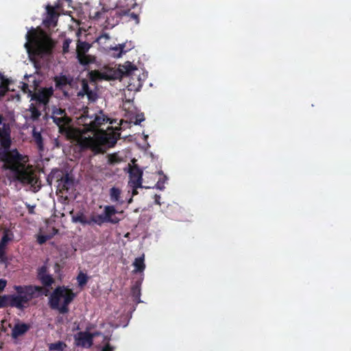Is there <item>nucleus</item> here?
<instances>
[{
  "instance_id": "nucleus-32",
  "label": "nucleus",
  "mask_w": 351,
  "mask_h": 351,
  "mask_svg": "<svg viewBox=\"0 0 351 351\" xmlns=\"http://www.w3.org/2000/svg\"><path fill=\"white\" fill-rule=\"evenodd\" d=\"M10 306V299L8 295L0 296V308Z\"/></svg>"
},
{
  "instance_id": "nucleus-25",
  "label": "nucleus",
  "mask_w": 351,
  "mask_h": 351,
  "mask_svg": "<svg viewBox=\"0 0 351 351\" xmlns=\"http://www.w3.org/2000/svg\"><path fill=\"white\" fill-rule=\"evenodd\" d=\"M90 221H91V224L95 223L99 226L106 222L104 213L101 215H92Z\"/></svg>"
},
{
  "instance_id": "nucleus-23",
  "label": "nucleus",
  "mask_w": 351,
  "mask_h": 351,
  "mask_svg": "<svg viewBox=\"0 0 351 351\" xmlns=\"http://www.w3.org/2000/svg\"><path fill=\"white\" fill-rule=\"evenodd\" d=\"M110 41V37L108 34H104L101 35L97 39V42L98 44L104 49L106 50L109 48L110 45H108V43Z\"/></svg>"
},
{
  "instance_id": "nucleus-46",
  "label": "nucleus",
  "mask_w": 351,
  "mask_h": 351,
  "mask_svg": "<svg viewBox=\"0 0 351 351\" xmlns=\"http://www.w3.org/2000/svg\"><path fill=\"white\" fill-rule=\"evenodd\" d=\"M128 233L125 234V237H128Z\"/></svg>"
},
{
  "instance_id": "nucleus-4",
  "label": "nucleus",
  "mask_w": 351,
  "mask_h": 351,
  "mask_svg": "<svg viewBox=\"0 0 351 351\" xmlns=\"http://www.w3.org/2000/svg\"><path fill=\"white\" fill-rule=\"evenodd\" d=\"M24 46L32 61L36 57L48 56L54 45L53 40L41 29L32 27L25 36Z\"/></svg>"
},
{
  "instance_id": "nucleus-40",
  "label": "nucleus",
  "mask_w": 351,
  "mask_h": 351,
  "mask_svg": "<svg viewBox=\"0 0 351 351\" xmlns=\"http://www.w3.org/2000/svg\"><path fill=\"white\" fill-rule=\"evenodd\" d=\"M101 351H112V348L108 345L104 346Z\"/></svg>"
},
{
  "instance_id": "nucleus-37",
  "label": "nucleus",
  "mask_w": 351,
  "mask_h": 351,
  "mask_svg": "<svg viewBox=\"0 0 351 351\" xmlns=\"http://www.w3.org/2000/svg\"><path fill=\"white\" fill-rule=\"evenodd\" d=\"M130 16L132 19L136 21V23H138V17L136 14L132 13L130 14Z\"/></svg>"
},
{
  "instance_id": "nucleus-45",
  "label": "nucleus",
  "mask_w": 351,
  "mask_h": 351,
  "mask_svg": "<svg viewBox=\"0 0 351 351\" xmlns=\"http://www.w3.org/2000/svg\"><path fill=\"white\" fill-rule=\"evenodd\" d=\"M112 158H113V156H111V158H110L111 162H114V160H112Z\"/></svg>"
},
{
  "instance_id": "nucleus-20",
  "label": "nucleus",
  "mask_w": 351,
  "mask_h": 351,
  "mask_svg": "<svg viewBox=\"0 0 351 351\" xmlns=\"http://www.w3.org/2000/svg\"><path fill=\"white\" fill-rule=\"evenodd\" d=\"M72 221L73 223H80L83 225H90L91 221L88 219L83 213H78L72 216Z\"/></svg>"
},
{
  "instance_id": "nucleus-9",
  "label": "nucleus",
  "mask_w": 351,
  "mask_h": 351,
  "mask_svg": "<svg viewBox=\"0 0 351 351\" xmlns=\"http://www.w3.org/2000/svg\"><path fill=\"white\" fill-rule=\"evenodd\" d=\"M90 48V45L86 42L78 41L77 45V58L80 64H88L94 61V57L86 55V52L88 51Z\"/></svg>"
},
{
  "instance_id": "nucleus-18",
  "label": "nucleus",
  "mask_w": 351,
  "mask_h": 351,
  "mask_svg": "<svg viewBox=\"0 0 351 351\" xmlns=\"http://www.w3.org/2000/svg\"><path fill=\"white\" fill-rule=\"evenodd\" d=\"M38 278L45 285H50L53 282V278L47 274L45 267H42L39 269Z\"/></svg>"
},
{
  "instance_id": "nucleus-6",
  "label": "nucleus",
  "mask_w": 351,
  "mask_h": 351,
  "mask_svg": "<svg viewBox=\"0 0 351 351\" xmlns=\"http://www.w3.org/2000/svg\"><path fill=\"white\" fill-rule=\"evenodd\" d=\"M25 77L27 78V82L21 83L23 92L28 94V97H31V101L45 106L53 94L52 88H43L36 92L39 84L36 75H25Z\"/></svg>"
},
{
  "instance_id": "nucleus-5",
  "label": "nucleus",
  "mask_w": 351,
  "mask_h": 351,
  "mask_svg": "<svg viewBox=\"0 0 351 351\" xmlns=\"http://www.w3.org/2000/svg\"><path fill=\"white\" fill-rule=\"evenodd\" d=\"M16 294L8 295L10 306L23 309L29 306V302L40 295L42 288L38 286H14Z\"/></svg>"
},
{
  "instance_id": "nucleus-11",
  "label": "nucleus",
  "mask_w": 351,
  "mask_h": 351,
  "mask_svg": "<svg viewBox=\"0 0 351 351\" xmlns=\"http://www.w3.org/2000/svg\"><path fill=\"white\" fill-rule=\"evenodd\" d=\"M98 333L90 334L88 332H80L75 335V343L77 346L89 348L93 343V338Z\"/></svg>"
},
{
  "instance_id": "nucleus-26",
  "label": "nucleus",
  "mask_w": 351,
  "mask_h": 351,
  "mask_svg": "<svg viewBox=\"0 0 351 351\" xmlns=\"http://www.w3.org/2000/svg\"><path fill=\"white\" fill-rule=\"evenodd\" d=\"M66 348V343L62 341H56L55 343H51L49 346V349L51 351H64V350Z\"/></svg>"
},
{
  "instance_id": "nucleus-17",
  "label": "nucleus",
  "mask_w": 351,
  "mask_h": 351,
  "mask_svg": "<svg viewBox=\"0 0 351 351\" xmlns=\"http://www.w3.org/2000/svg\"><path fill=\"white\" fill-rule=\"evenodd\" d=\"M24 113L25 119L32 120L36 119L40 115L39 110L37 109V107L35 106L34 103L30 104L29 108L27 109Z\"/></svg>"
},
{
  "instance_id": "nucleus-22",
  "label": "nucleus",
  "mask_w": 351,
  "mask_h": 351,
  "mask_svg": "<svg viewBox=\"0 0 351 351\" xmlns=\"http://www.w3.org/2000/svg\"><path fill=\"white\" fill-rule=\"evenodd\" d=\"M13 238L14 234L12 231L8 229H5L3 230V235L0 241V244H1V245L6 246L8 243L13 239Z\"/></svg>"
},
{
  "instance_id": "nucleus-7",
  "label": "nucleus",
  "mask_w": 351,
  "mask_h": 351,
  "mask_svg": "<svg viewBox=\"0 0 351 351\" xmlns=\"http://www.w3.org/2000/svg\"><path fill=\"white\" fill-rule=\"evenodd\" d=\"M75 294L71 289L64 287L56 288L49 297L50 306L60 313L68 311V306L73 301Z\"/></svg>"
},
{
  "instance_id": "nucleus-35",
  "label": "nucleus",
  "mask_w": 351,
  "mask_h": 351,
  "mask_svg": "<svg viewBox=\"0 0 351 351\" xmlns=\"http://www.w3.org/2000/svg\"><path fill=\"white\" fill-rule=\"evenodd\" d=\"M7 285V280L5 279H0V293L3 291Z\"/></svg>"
},
{
  "instance_id": "nucleus-12",
  "label": "nucleus",
  "mask_w": 351,
  "mask_h": 351,
  "mask_svg": "<svg viewBox=\"0 0 351 351\" xmlns=\"http://www.w3.org/2000/svg\"><path fill=\"white\" fill-rule=\"evenodd\" d=\"M46 10L47 15L43 21L44 24L48 27H55L58 16V6L47 5Z\"/></svg>"
},
{
  "instance_id": "nucleus-41",
  "label": "nucleus",
  "mask_w": 351,
  "mask_h": 351,
  "mask_svg": "<svg viewBox=\"0 0 351 351\" xmlns=\"http://www.w3.org/2000/svg\"><path fill=\"white\" fill-rule=\"evenodd\" d=\"M101 14L100 12H97L94 13V15L93 16V17L94 19H99V18H100V17H101Z\"/></svg>"
},
{
  "instance_id": "nucleus-30",
  "label": "nucleus",
  "mask_w": 351,
  "mask_h": 351,
  "mask_svg": "<svg viewBox=\"0 0 351 351\" xmlns=\"http://www.w3.org/2000/svg\"><path fill=\"white\" fill-rule=\"evenodd\" d=\"M160 178L156 184V187L160 190H163L165 189V183L167 180V178L163 174L159 173Z\"/></svg>"
},
{
  "instance_id": "nucleus-8",
  "label": "nucleus",
  "mask_w": 351,
  "mask_h": 351,
  "mask_svg": "<svg viewBox=\"0 0 351 351\" xmlns=\"http://www.w3.org/2000/svg\"><path fill=\"white\" fill-rule=\"evenodd\" d=\"M142 171L136 166L130 169L128 187L132 190V196L128 201V204L132 202V197L137 194L136 189L142 187Z\"/></svg>"
},
{
  "instance_id": "nucleus-39",
  "label": "nucleus",
  "mask_w": 351,
  "mask_h": 351,
  "mask_svg": "<svg viewBox=\"0 0 351 351\" xmlns=\"http://www.w3.org/2000/svg\"><path fill=\"white\" fill-rule=\"evenodd\" d=\"M160 195H156L154 196V201H155V203L158 204V205H160Z\"/></svg>"
},
{
  "instance_id": "nucleus-13",
  "label": "nucleus",
  "mask_w": 351,
  "mask_h": 351,
  "mask_svg": "<svg viewBox=\"0 0 351 351\" xmlns=\"http://www.w3.org/2000/svg\"><path fill=\"white\" fill-rule=\"evenodd\" d=\"M104 213L106 222L111 223H117L121 219L117 216L118 213H122V211L117 210L114 206H105L104 207Z\"/></svg>"
},
{
  "instance_id": "nucleus-42",
  "label": "nucleus",
  "mask_w": 351,
  "mask_h": 351,
  "mask_svg": "<svg viewBox=\"0 0 351 351\" xmlns=\"http://www.w3.org/2000/svg\"><path fill=\"white\" fill-rule=\"evenodd\" d=\"M117 23H118V19H117L115 22H112V23H110V21H108V25H111L112 27H113V26H114V25H115Z\"/></svg>"
},
{
  "instance_id": "nucleus-15",
  "label": "nucleus",
  "mask_w": 351,
  "mask_h": 351,
  "mask_svg": "<svg viewBox=\"0 0 351 351\" xmlns=\"http://www.w3.org/2000/svg\"><path fill=\"white\" fill-rule=\"evenodd\" d=\"M29 328L27 324L23 323H17L14 325L12 330V336L13 338L16 339L19 337L24 335Z\"/></svg>"
},
{
  "instance_id": "nucleus-44",
  "label": "nucleus",
  "mask_w": 351,
  "mask_h": 351,
  "mask_svg": "<svg viewBox=\"0 0 351 351\" xmlns=\"http://www.w3.org/2000/svg\"><path fill=\"white\" fill-rule=\"evenodd\" d=\"M33 209H34V206H32V207L29 208V212H30V213H32V212H33Z\"/></svg>"
},
{
  "instance_id": "nucleus-1",
  "label": "nucleus",
  "mask_w": 351,
  "mask_h": 351,
  "mask_svg": "<svg viewBox=\"0 0 351 351\" xmlns=\"http://www.w3.org/2000/svg\"><path fill=\"white\" fill-rule=\"evenodd\" d=\"M51 117L60 132L75 141L80 146L90 148L95 152H104L106 147H112L119 136L118 128L108 127L106 130L102 128L110 121L102 112L94 114L84 110L77 117V124L82 126L77 128L71 126V119L64 110L53 107Z\"/></svg>"
},
{
  "instance_id": "nucleus-16",
  "label": "nucleus",
  "mask_w": 351,
  "mask_h": 351,
  "mask_svg": "<svg viewBox=\"0 0 351 351\" xmlns=\"http://www.w3.org/2000/svg\"><path fill=\"white\" fill-rule=\"evenodd\" d=\"M121 191L117 187H112L109 191L110 199L117 204H122L123 200L121 197Z\"/></svg>"
},
{
  "instance_id": "nucleus-21",
  "label": "nucleus",
  "mask_w": 351,
  "mask_h": 351,
  "mask_svg": "<svg viewBox=\"0 0 351 351\" xmlns=\"http://www.w3.org/2000/svg\"><path fill=\"white\" fill-rule=\"evenodd\" d=\"M133 266L134 267V273H141L144 271L145 268V265L144 263V255L141 257L135 258Z\"/></svg>"
},
{
  "instance_id": "nucleus-31",
  "label": "nucleus",
  "mask_w": 351,
  "mask_h": 351,
  "mask_svg": "<svg viewBox=\"0 0 351 351\" xmlns=\"http://www.w3.org/2000/svg\"><path fill=\"white\" fill-rule=\"evenodd\" d=\"M132 296L134 297V300L136 301H137L138 302H140L139 297H140V294H141V289H140L139 285H136L135 286H134L132 287Z\"/></svg>"
},
{
  "instance_id": "nucleus-10",
  "label": "nucleus",
  "mask_w": 351,
  "mask_h": 351,
  "mask_svg": "<svg viewBox=\"0 0 351 351\" xmlns=\"http://www.w3.org/2000/svg\"><path fill=\"white\" fill-rule=\"evenodd\" d=\"M58 233V230L52 225L51 220L46 221L45 226L40 228L37 236V241L40 244L45 243Z\"/></svg>"
},
{
  "instance_id": "nucleus-28",
  "label": "nucleus",
  "mask_w": 351,
  "mask_h": 351,
  "mask_svg": "<svg viewBox=\"0 0 351 351\" xmlns=\"http://www.w3.org/2000/svg\"><path fill=\"white\" fill-rule=\"evenodd\" d=\"M33 137L40 149H43L42 137L39 132L33 130Z\"/></svg>"
},
{
  "instance_id": "nucleus-38",
  "label": "nucleus",
  "mask_w": 351,
  "mask_h": 351,
  "mask_svg": "<svg viewBox=\"0 0 351 351\" xmlns=\"http://www.w3.org/2000/svg\"><path fill=\"white\" fill-rule=\"evenodd\" d=\"M5 246L0 244V258H2L5 252Z\"/></svg>"
},
{
  "instance_id": "nucleus-33",
  "label": "nucleus",
  "mask_w": 351,
  "mask_h": 351,
  "mask_svg": "<svg viewBox=\"0 0 351 351\" xmlns=\"http://www.w3.org/2000/svg\"><path fill=\"white\" fill-rule=\"evenodd\" d=\"M78 285L80 287L84 286L87 282V276L83 273H80L77 277Z\"/></svg>"
},
{
  "instance_id": "nucleus-3",
  "label": "nucleus",
  "mask_w": 351,
  "mask_h": 351,
  "mask_svg": "<svg viewBox=\"0 0 351 351\" xmlns=\"http://www.w3.org/2000/svg\"><path fill=\"white\" fill-rule=\"evenodd\" d=\"M117 71L119 74L110 69H105L101 71H93L89 73L90 78L92 81L99 80H111L119 77H125L128 78L127 90H124L125 102L130 103L134 98V93L139 91L143 86V83L147 77V73L142 69L137 68L130 62H126L123 64L119 65Z\"/></svg>"
},
{
  "instance_id": "nucleus-36",
  "label": "nucleus",
  "mask_w": 351,
  "mask_h": 351,
  "mask_svg": "<svg viewBox=\"0 0 351 351\" xmlns=\"http://www.w3.org/2000/svg\"><path fill=\"white\" fill-rule=\"evenodd\" d=\"M71 43L70 40H66L63 44V51L64 52H67L69 50V44Z\"/></svg>"
},
{
  "instance_id": "nucleus-2",
  "label": "nucleus",
  "mask_w": 351,
  "mask_h": 351,
  "mask_svg": "<svg viewBox=\"0 0 351 351\" xmlns=\"http://www.w3.org/2000/svg\"><path fill=\"white\" fill-rule=\"evenodd\" d=\"M0 160L3 166L11 171L13 177L23 184L30 185L34 191H38L40 183L32 165L27 163V156L19 154L16 149L10 150L11 144L10 129L3 123L0 115Z\"/></svg>"
},
{
  "instance_id": "nucleus-43",
  "label": "nucleus",
  "mask_w": 351,
  "mask_h": 351,
  "mask_svg": "<svg viewBox=\"0 0 351 351\" xmlns=\"http://www.w3.org/2000/svg\"><path fill=\"white\" fill-rule=\"evenodd\" d=\"M118 8H123V5L122 4V0H120L118 3Z\"/></svg>"
},
{
  "instance_id": "nucleus-19",
  "label": "nucleus",
  "mask_w": 351,
  "mask_h": 351,
  "mask_svg": "<svg viewBox=\"0 0 351 351\" xmlns=\"http://www.w3.org/2000/svg\"><path fill=\"white\" fill-rule=\"evenodd\" d=\"M82 90L78 93L79 95H86L87 97L90 101H95L96 99V94L95 92L90 90L87 83L83 80L82 82Z\"/></svg>"
},
{
  "instance_id": "nucleus-29",
  "label": "nucleus",
  "mask_w": 351,
  "mask_h": 351,
  "mask_svg": "<svg viewBox=\"0 0 351 351\" xmlns=\"http://www.w3.org/2000/svg\"><path fill=\"white\" fill-rule=\"evenodd\" d=\"M55 81L58 86L62 87L69 82V79L64 75H60L56 77Z\"/></svg>"
},
{
  "instance_id": "nucleus-27",
  "label": "nucleus",
  "mask_w": 351,
  "mask_h": 351,
  "mask_svg": "<svg viewBox=\"0 0 351 351\" xmlns=\"http://www.w3.org/2000/svg\"><path fill=\"white\" fill-rule=\"evenodd\" d=\"M72 184V180L69 179L68 176H64L58 181V187L60 188L62 186V189H68V188Z\"/></svg>"
},
{
  "instance_id": "nucleus-34",
  "label": "nucleus",
  "mask_w": 351,
  "mask_h": 351,
  "mask_svg": "<svg viewBox=\"0 0 351 351\" xmlns=\"http://www.w3.org/2000/svg\"><path fill=\"white\" fill-rule=\"evenodd\" d=\"M130 10V8H125V9H123V10H121V12H119L118 10H112L110 12V14L112 15V14H121V15H125L128 13V12Z\"/></svg>"
},
{
  "instance_id": "nucleus-14",
  "label": "nucleus",
  "mask_w": 351,
  "mask_h": 351,
  "mask_svg": "<svg viewBox=\"0 0 351 351\" xmlns=\"http://www.w3.org/2000/svg\"><path fill=\"white\" fill-rule=\"evenodd\" d=\"M125 44L118 45L112 47L110 45L109 48L107 49L108 54L114 58H120L123 53H125L128 51L131 46L126 49H125Z\"/></svg>"
},
{
  "instance_id": "nucleus-24",
  "label": "nucleus",
  "mask_w": 351,
  "mask_h": 351,
  "mask_svg": "<svg viewBox=\"0 0 351 351\" xmlns=\"http://www.w3.org/2000/svg\"><path fill=\"white\" fill-rule=\"evenodd\" d=\"M9 81L0 73V97L4 95L8 90Z\"/></svg>"
}]
</instances>
